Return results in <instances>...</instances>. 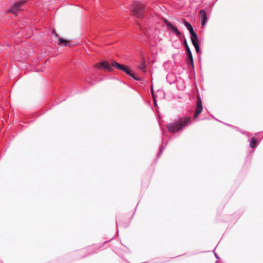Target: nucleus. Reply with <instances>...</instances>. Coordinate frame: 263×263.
I'll list each match as a JSON object with an SVG mask.
<instances>
[{
	"mask_svg": "<svg viewBox=\"0 0 263 263\" xmlns=\"http://www.w3.org/2000/svg\"><path fill=\"white\" fill-rule=\"evenodd\" d=\"M96 67L99 69H104L108 71H112L114 69L113 67H114L118 69L123 71L127 75L136 80L140 81L141 80L140 77L135 75V73L132 72V70L128 67L124 65H122L116 61L112 62L111 64H110L107 61H103L98 64Z\"/></svg>",
	"mask_w": 263,
	"mask_h": 263,
	"instance_id": "f257e3e1",
	"label": "nucleus"
},
{
	"mask_svg": "<svg viewBox=\"0 0 263 263\" xmlns=\"http://www.w3.org/2000/svg\"><path fill=\"white\" fill-rule=\"evenodd\" d=\"M191 120L189 117H182L175 121L174 122L167 125L168 130L171 133H176L186 127L191 123Z\"/></svg>",
	"mask_w": 263,
	"mask_h": 263,
	"instance_id": "f03ea898",
	"label": "nucleus"
},
{
	"mask_svg": "<svg viewBox=\"0 0 263 263\" xmlns=\"http://www.w3.org/2000/svg\"><path fill=\"white\" fill-rule=\"evenodd\" d=\"M144 12V6L140 3H137L133 8V15L138 18H141L143 17Z\"/></svg>",
	"mask_w": 263,
	"mask_h": 263,
	"instance_id": "7ed1b4c3",
	"label": "nucleus"
},
{
	"mask_svg": "<svg viewBox=\"0 0 263 263\" xmlns=\"http://www.w3.org/2000/svg\"><path fill=\"white\" fill-rule=\"evenodd\" d=\"M25 2L26 1L24 0H20L16 3H14L12 5L9 11L13 13H15L21 10Z\"/></svg>",
	"mask_w": 263,
	"mask_h": 263,
	"instance_id": "20e7f679",
	"label": "nucleus"
},
{
	"mask_svg": "<svg viewBox=\"0 0 263 263\" xmlns=\"http://www.w3.org/2000/svg\"><path fill=\"white\" fill-rule=\"evenodd\" d=\"M203 109L202 101L200 96H198L196 101V106L195 109V113L194 116V119L195 120L198 118L199 115L202 112Z\"/></svg>",
	"mask_w": 263,
	"mask_h": 263,
	"instance_id": "39448f33",
	"label": "nucleus"
},
{
	"mask_svg": "<svg viewBox=\"0 0 263 263\" xmlns=\"http://www.w3.org/2000/svg\"><path fill=\"white\" fill-rule=\"evenodd\" d=\"M183 45L184 46V48L186 50V53L187 54L188 59L191 64V65L192 66V67H194V60H193L192 53L191 50L187 44L186 40L185 39H184L183 40Z\"/></svg>",
	"mask_w": 263,
	"mask_h": 263,
	"instance_id": "423d86ee",
	"label": "nucleus"
},
{
	"mask_svg": "<svg viewBox=\"0 0 263 263\" xmlns=\"http://www.w3.org/2000/svg\"><path fill=\"white\" fill-rule=\"evenodd\" d=\"M184 25L187 28V29L189 30L190 34H191V40H192L193 39H195L197 38V35L195 33V32L194 31L193 28L192 26V25L187 22V21H184Z\"/></svg>",
	"mask_w": 263,
	"mask_h": 263,
	"instance_id": "0eeeda50",
	"label": "nucleus"
},
{
	"mask_svg": "<svg viewBox=\"0 0 263 263\" xmlns=\"http://www.w3.org/2000/svg\"><path fill=\"white\" fill-rule=\"evenodd\" d=\"M164 23L167 27L174 32L177 36H179L181 34V32L178 28L172 25L168 20H165Z\"/></svg>",
	"mask_w": 263,
	"mask_h": 263,
	"instance_id": "6e6552de",
	"label": "nucleus"
},
{
	"mask_svg": "<svg viewBox=\"0 0 263 263\" xmlns=\"http://www.w3.org/2000/svg\"><path fill=\"white\" fill-rule=\"evenodd\" d=\"M199 17L201 21V26L203 27L206 24L208 20L206 13L204 9H202L199 11Z\"/></svg>",
	"mask_w": 263,
	"mask_h": 263,
	"instance_id": "1a4fd4ad",
	"label": "nucleus"
},
{
	"mask_svg": "<svg viewBox=\"0 0 263 263\" xmlns=\"http://www.w3.org/2000/svg\"><path fill=\"white\" fill-rule=\"evenodd\" d=\"M52 32L53 34H54L55 35V36L58 39V41H59L58 44H59L65 46H67V41L66 40H65L64 39L60 38V37H58V34L56 33V32L54 30L52 31Z\"/></svg>",
	"mask_w": 263,
	"mask_h": 263,
	"instance_id": "9d476101",
	"label": "nucleus"
},
{
	"mask_svg": "<svg viewBox=\"0 0 263 263\" xmlns=\"http://www.w3.org/2000/svg\"><path fill=\"white\" fill-rule=\"evenodd\" d=\"M191 42H192V44L193 45V46H194V47L195 48L196 52L199 53L200 51L199 46V44H198V38H196L195 39H193V40H191Z\"/></svg>",
	"mask_w": 263,
	"mask_h": 263,
	"instance_id": "9b49d317",
	"label": "nucleus"
},
{
	"mask_svg": "<svg viewBox=\"0 0 263 263\" xmlns=\"http://www.w3.org/2000/svg\"><path fill=\"white\" fill-rule=\"evenodd\" d=\"M257 143V140L255 138H252L250 140V145L251 148H254L256 146Z\"/></svg>",
	"mask_w": 263,
	"mask_h": 263,
	"instance_id": "f8f14e48",
	"label": "nucleus"
},
{
	"mask_svg": "<svg viewBox=\"0 0 263 263\" xmlns=\"http://www.w3.org/2000/svg\"><path fill=\"white\" fill-rule=\"evenodd\" d=\"M139 68L142 71L144 72H146V66L144 62H142L139 65Z\"/></svg>",
	"mask_w": 263,
	"mask_h": 263,
	"instance_id": "ddd939ff",
	"label": "nucleus"
},
{
	"mask_svg": "<svg viewBox=\"0 0 263 263\" xmlns=\"http://www.w3.org/2000/svg\"><path fill=\"white\" fill-rule=\"evenodd\" d=\"M163 149H164V148L163 147V146H162V147L159 149V153H158V156H157L158 157H159L161 156V154L163 152Z\"/></svg>",
	"mask_w": 263,
	"mask_h": 263,
	"instance_id": "4468645a",
	"label": "nucleus"
},
{
	"mask_svg": "<svg viewBox=\"0 0 263 263\" xmlns=\"http://www.w3.org/2000/svg\"><path fill=\"white\" fill-rule=\"evenodd\" d=\"M144 33H145V34L146 36H150V35H150V34H149V32H145Z\"/></svg>",
	"mask_w": 263,
	"mask_h": 263,
	"instance_id": "2eb2a0df",
	"label": "nucleus"
},
{
	"mask_svg": "<svg viewBox=\"0 0 263 263\" xmlns=\"http://www.w3.org/2000/svg\"><path fill=\"white\" fill-rule=\"evenodd\" d=\"M215 257L218 258V256L216 253H215Z\"/></svg>",
	"mask_w": 263,
	"mask_h": 263,
	"instance_id": "dca6fc26",
	"label": "nucleus"
}]
</instances>
